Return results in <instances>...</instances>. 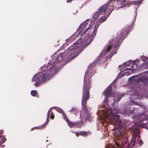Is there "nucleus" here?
<instances>
[{
  "instance_id": "12",
  "label": "nucleus",
  "mask_w": 148,
  "mask_h": 148,
  "mask_svg": "<svg viewBox=\"0 0 148 148\" xmlns=\"http://www.w3.org/2000/svg\"><path fill=\"white\" fill-rule=\"evenodd\" d=\"M89 22L88 20H86V21L82 23L79 26V29L81 30V32L82 33L84 28L87 25Z\"/></svg>"
},
{
  "instance_id": "13",
  "label": "nucleus",
  "mask_w": 148,
  "mask_h": 148,
  "mask_svg": "<svg viewBox=\"0 0 148 148\" xmlns=\"http://www.w3.org/2000/svg\"><path fill=\"white\" fill-rule=\"evenodd\" d=\"M63 56V54L62 53H60L58 56L56 58V62H55L58 63H59L60 61L62 60V57Z\"/></svg>"
},
{
  "instance_id": "20",
  "label": "nucleus",
  "mask_w": 148,
  "mask_h": 148,
  "mask_svg": "<svg viewBox=\"0 0 148 148\" xmlns=\"http://www.w3.org/2000/svg\"><path fill=\"white\" fill-rule=\"evenodd\" d=\"M144 62L145 63L143 64V65H147V67L148 68V58H146L145 59H144Z\"/></svg>"
},
{
  "instance_id": "36",
  "label": "nucleus",
  "mask_w": 148,
  "mask_h": 148,
  "mask_svg": "<svg viewBox=\"0 0 148 148\" xmlns=\"http://www.w3.org/2000/svg\"><path fill=\"white\" fill-rule=\"evenodd\" d=\"M75 134H76V135L77 136L78 134V133H75Z\"/></svg>"
},
{
  "instance_id": "21",
  "label": "nucleus",
  "mask_w": 148,
  "mask_h": 148,
  "mask_svg": "<svg viewBox=\"0 0 148 148\" xmlns=\"http://www.w3.org/2000/svg\"><path fill=\"white\" fill-rule=\"evenodd\" d=\"M79 134L81 135L82 136H86L87 135V133L86 132H81L79 133Z\"/></svg>"
},
{
  "instance_id": "38",
  "label": "nucleus",
  "mask_w": 148,
  "mask_h": 148,
  "mask_svg": "<svg viewBox=\"0 0 148 148\" xmlns=\"http://www.w3.org/2000/svg\"><path fill=\"white\" fill-rule=\"evenodd\" d=\"M70 60H71V59H70V60H69H69H68L67 61H68V62H69L70 61Z\"/></svg>"
},
{
  "instance_id": "27",
  "label": "nucleus",
  "mask_w": 148,
  "mask_h": 148,
  "mask_svg": "<svg viewBox=\"0 0 148 148\" xmlns=\"http://www.w3.org/2000/svg\"><path fill=\"white\" fill-rule=\"evenodd\" d=\"M142 1L141 0H140L139 1H136L135 2V4H140L141 2Z\"/></svg>"
},
{
  "instance_id": "3",
  "label": "nucleus",
  "mask_w": 148,
  "mask_h": 148,
  "mask_svg": "<svg viewBox=\"0 0 148 148\" xmlns=\"http://www.w3.org/2000/svg\"><path fill=\"white\" fill-rule=\"evenodd\" d=\"M57 66L56 63L54 62L48 66V69L47 72L42 73H39L38 75L35 74L32 79V81H36L35 84V86H38L41 82H45L49 79L51 77V75L56 69V66Z\"/></svg>"
},
{
  "instance_id": "5",
  "label": "nucleus",
  "mask_w": 148,
  "mask_h": 148,
  "mask_svg": "<svg viewBox=\"0 0 148 148\" xmlns=\"http://www.w3.org/2000/svg\"><path fill=\"white\" fill-rule=\"evenodd\" d=\"M111 90L112 88L111 86H109L105 90L104 95L106 97V98L104 101V103H105V106L108 103L107 100L108 97L110 95L112 96H113L115 95L113 93L111 94Z\"/></svg>"
},
{
  "instance_id": "2",
  "label": "nucleus",
  "mask_w": 148,
  "mask_h": 148,
  "mask_svg": "<svg viewBox=\"0 0 148 148\" xmlns=\"http://www.w3.org/2000/svg\"><path fill=\"white\" fill-rule=\"evenodd\" d=\"M92 73H89L87 72L86 73V75L84 77V86L83 90V93L82 100V104L83 106V109L84 112L83 114V116L85 119L86 121L87 119L90 118V114L87 110L85 106L87 100L89 97V90L90 88V82L89 78L92 77Z\"/></svg>"
},
{
  "instance_id": "43",
  "label": "nucleus",
  "mask_w": 148,
  "mask_h": 148,
  "mask_svg": "<svg viewBox=\"0 0 148 148\" xmlns=\"http://www.w3.org/2000/svg\"><path fill=\"white\" fill-rule=\"evenodd\" d=\"M32 130H33V129H32Z\"/></svg>"
},
{
  "instance_id": "37",
  "label": "nucleus",
  "mask_w": 148,
  "mask_h": 148,
  "mask_svg": "<svg viewBox=\"0 0 148 148\" xmlns=\"http://www.w3.org/2000/svg\"><path fill=\"white\" fill-rule=\"evenodd\" d=\"M76 51V49H75L74 50V52H75Z\"/></svg>"
},
{
  "instance_id": "33",
  "label": "nucleus",
  "mask_w": 148,
  "mask_h": 148,
  "mask_svg": "<svg viewBox=\"0 0 148 148\" xmlns=\"http://www.w3.org/2000/svg\"><path fill=\"white\" fill-rule=\"evenodd\" d=\"M143 142L142 141H141L140 142H139L138 143L139 144H140V145L142 144H143Z\"/></svg>"
},
{
  "instance_id": "6",
  "label": "nucleus",
  "mask_w": 148,
  "mask_h": 148,
  "mask_svg": "<svg viewBox=\"0 0 148 148\" xmlns=\"http://www.w3.org/2000/svg\"><path fill=\"white\" fill-rule=\"evenodd\" d=\"M126 67H129L126 68L127 70H132L134 68L133 67L135 66L136 67L137 65L136 62L135 61H132L131 60L129 61L128 62H127L125 64Z\"/></svg>"
},
{
  "instance_id": "10",
  "label": "nucleus",
  "mask_w": 148,
  "mask_h": 148,
  "mask_svg": "<svg viewBox=\"0 0 148 148\" xmlns=\"http://www.w3.org/2000/svg\"><path fill=\"white\" fill-rule=\"evenodd\" d=\"M116 96H114V103H113L112 105L113 106L114 105V103H116V102H118L121 99V97L123 96L120 95L119 94H116Z\"/></svg>"
},
{
  "instance_id": "30",
  "label": "nucleus",
  "mask_w": 148,
  "mask_h": 148,
  "mask_svg": "<svg viewBox=\"0 0 148 148\" xmlns=\"http://www.w3.org/2000/svg\"><path fill=\"white\" fill-rule=\"evenodd\" d=\"M50 118H51L52 119H53L54 118V116L53 115H51L50 116Z\"/></svg>"
},
{
  "instance_id": "39",
  "label": "nucleus",
  "mask_w": 148,
  "mask_h": 148,
  "mask_svg": "<svg viewBox=\"0 0 148 148\" xmlns=\"http://www.w3.org/2000/svg\"><path fill=\"white\" fill-rule=\"evenodd\" d=\"M71 56H70L69 57V58H70V57Z\"/></svg>"
},
{
  "instance_id": "35",
  "label": "nucleus",
  "mask_w": 148,
  "mask_h": 148,
  "mask_svg": "<svg viewBox=\"0 0 148 148\" xmlns=\"http://www.w3.org/2000/svg\"><path fill=\"white\" fill-rule=\"evenodd\" d=\"M75 57H73V56H71V59H72L73 58H74L75 57Z\"/></svg>"
},
{
  "instance_id": "11",
  "label": "nucleus",
  "mask_w": 148,
  "mask_h": 148,
  "mask_svg": "<svg viewBox=\"0 0 148 148\" xmlns=\"http://www.w3.org/2000/svg\"><path fill=\"white\" fill-rule=\"evenodd\" d=\"M111 48L112 46L111 45V44L110 43L109 44H108L105 46L103 52H104V53H108Z\"/></svg>"
},
{
  "instance_id": "15",
  "label": "nucleus",
  "mask_w": 148,
  "mask_h": 148,
  "mask_svg": "<svg viewBox=\"0 0 148 148\" xmlns=\"http://www.w3.org/2000/svg\"><path fill=\"white\" fill-rule=\"evenodd\" d=\"M93 25V23L92 22H91L90 24L89 25L88 27H89L87 28L82 33H83L84 34H85L87 32H90V28L92 27Z\"/></svg>"
},
{
  "instance_id": "17",
  "label": "nucleus",
  "mask_w": 148,
  "mask_h": 148,
  "mask_svg": "<svg viewBox=\"0 0 148 148\" xmlns=\"http://www.w3.org/2000/svg\"><path fill=\"white\" fill-rule=\"evenodd\" d=\"M99 12H96L93 14V19L95 20V19H97L99 16Z\"/></svg>"
},
{
  "instance_id": "31",
  "label": "nucleus",
  "mask_w": 148,
  "mask_h": 148,
  "mask_svg": "<svg viewBox=\"0 0 148 148\" xmlns=\"http://www.w3.org/2000/svg\"><path fill=\"white\" fill-rule=\"evenodd\" d=\"M132 141L133 142H134H134L135 141H136V139L134 138H133L132 139Z\"/></svg>"
},
{
  "instance_id": "34",
  "label": "nucleus",
  "mask_w": 148,
  "mask_h": 148,
  "mask_svg": "<svg viewBox=\"0 0 148 148\" xmlns=\"http://www.w3.org/2000/svg\"><path fill=\"white\" fill-rule=\"evenodd\" d=\"M72 0H67V3H68L69 2H71Z\"/></svg>"
},
{
  "instance_id": "16",
  "label": "nucleus",
  "mask_w": 148,
  "mask_h": 148,
  "mask_svg": "<svg viewBox=\"0 0 148 148\" xmlns=\"http://www.w3.org/2000/svg\"><path fill=\"white\" fill-rule=\"evenodd\" d=\"M108 17L106 16H103L99 19V21L100 23L104 21Z\"/></svg>"
},
{
  "instance_id": "8",
  "label": "nucleus",
  "mask_w": 148,
  "mask_h": 148,
  "mask_svg": "<svg viewBox=\"0 0 148 148\" xmlns=\"http://www.w3.org/2000/svg\"><path fill=\"white\" fill-rule=\"evenodd\" d=\"M126 0H118L117 1V4L119 6V8L123 7L128 5L126 2Z\"/></svg>"
},
{
  "instance_id": "24",
  "label": "nucleus",
  "mask_w": 148,
  "mask_h": 148,
  "mask_svg": "<svg viewBox=\"0 0 148 148\" xmlns=\"http://www.w3.org/2000/svg\"><path fill=\"white\" fill-rule=\"evenodd\" d=\"M127 32V31H126L125 32H121V33H120L121 34L119 35V37L120 38H121L123 37V36H124V35H123V34L124 33H126Z\"/></svg>"
},
{
  "instance_id": "32",
  "label": "nucleus",
  "mask_w": 148,
  "mask_h": 148,
  "mask_svg": "<svg viewBox=\"0 0 148 148\" xmlns=\"http://www.w3.org/2000/svg\"><path fill=\"white\" fill-rule=\"evenodd\" d=\"M75 109L73 108L71 110H70V112H73L74 110H75Z\"/></svg>"
},
{
  "instance_id": "42",
  "label": "nucleus",
  "mask_w": 148,
  "mask_h": 148,
  "mask_svg": "<svg viewBox=\"0 0 148 148\" xmlns=\"http://www.w3.org/2000/svg\"><path fill=\"white\" fill-rule=\"evenodd\" d=\"M135 15H136V14H135Z\"/></svg>"
},
{
  "instance_id": "14",
  "label": "nucleus",
  "mask_w": 148,
  "mask_h": 148,
  "mask_svg": "<svg viewBox=\"0 0 148 148\" xmlns=\"http://www.w3.org/2000/svg\"><path fill=\"white\" fill-rule=\"evenodd\" d=\"M66 121L67 122L68 125L71 127H76V124L74 123L71 121H70L68 119H66Z\"/></svg>"
},
{
  "instance_id": "4",
  "label": "nucleus",
  "mask_w": 148,
  "mask_h": 148,
  "mask_svg": "<svg viewBox=\"0 0 148 148\" xmlns=\"http://www.w3.org/2000/svg\"><path fill=\"white\" fill-rule=\"evenodd\" d=\"M99 24L96 25L95 26L94 29L92 30L91 33L90 32L89 34H87L84 38H79L76 43H74L72 46H71L70 47H69L68 49V50L69 51L71 50L72 51L75 48L77 49V48L79 47V43H80V44L81 45H82V44H87V45L89 44L90 42L92 41L90 38L95 36L98 28L99 27Z\"/></svg>"
},
{
  "instance_id": "28",
  "label": "nucleus",
  "mask_w": 148,
  "mask_h": 148,
  "mask_svg": "<svg viewBox=\"0 0 148 148\" xmlns=\"http://www.w3.org/2000/svg\"><path fill=\"white\" fill-rule=\"evenodd\" d=\"M76 126H77L78 127H80L81 126V124L79 123H76Z\"/></svg>"
},
{
  "instance_id": "19",
  "label": "nucleus",
  "mask_w": 148,
  "mask_h": 148,
  "mask_svg": "<svg viewBox=\"0 0 148 148\" xmlns=\"http://www.w3.org/2000/svg\"><path fill=\"white\" fill-rule=\"evenodd\" d=\"M123 142V141L121 140V141H120L119 140H118V141L117 142H115V144H116V146L117 147H120V144H122Z\"/></svg>"
},
{
  "instance_id": "26",
  "label": "nucleus",
  "mask_w": 148,
  "mask_h": 148,
  "mask_svg": "<svg viewBox=\"0 0 148 148\" xmlns=\"http://www.w3.org/2000/svg\"><path fill=\"white\" fill-rule=\"evenodd\" d=\"M57 110L59 112H63V110L60 108H57Z\"/></svg>"
},
{
  "instance_id": "29",
  "label": "nucleus",
  "mask_w": 148,
  "mask_h": 148,
  "mask_svg": "<svg viewBox=\"0 0 148 148\" xmlns=\"http://www.w3.org/2000/svg\"><path fill=\"white\" fill-rule=\"evenodd\" d=\"M125 75H128L129 74V73H128V72H125Z\"/></svg>"
},
{
  "instance_id": "23",
  "label": "nucleus",
  "mask_w": 148,
  "mask_h": 148,
  "mask_svg": "<svg viewBox=\"0 0 148 148\" xmlns=\"http://www.w3.org/2000/svg\"><path fill=\"white\" fill-rule=\"evenodd\" d=\"M131 112V110H130V109H129V110H125L124 113V114H127Z\"/></svg>"
},
{
  "instance_id": "7",
  "label": "nucleus",
  "mask_w": 148,
  "mask_h": 148,
  "mask_svg": "<svg viewBox=\"0 0 148 148\" xmlns=\"http://www.w3.org/2000/svg\"><path fill=\"white\" fill-rule=\"evenodd\" d=\"M141 98V96L138 92L135 94H132L130 95V99L132 102L135 103L134 100L138 99H140Z\"/></svg>"
},
{
  "instance_id": "1",
  "label": "nucleus",
  "mask_w": 148,
  "mask_h": 148,
  "mask_svg": "<svg viewBox=\"0 0 148 148\" xmlns=\"http://www.w3.org/2000/svg\"><path fill=\"white\" fill-rule=\"evenodd\" d=\"M103 108L104 109L103 111L101 110L98 113V116H100L101 119L105 118L109 120L112 124L117 127L119 135L123 136L124 134V133L121 132L120 130L123 126L122 123L119 119V115L114 113L116 111L115 110L112 111L111 109L105 107V106L103 107Z\"/></svg>"
},
{
  "instance_id": "40",
  "label": "nucleus",
  "mask_w": 148,
  "mask_h": 148,
  "mask_svg": "<svg viewBox=\"0 0 148 148\" xmlns=\"http://www.w3.org/2000/svg\"><path fill=\"white\" fill-rule=\"evenodd\" d=\"M77 55V54H76V55L75 56V57H76V56Z\"/></svg>"
},
{
  "instance_id": "25",
  "label": "nucleus",
  "mask_w": 148,
  "mask_h": 148,
  "mask_svg": "<svg viewBox=\"0 0 148 148\" xmlns=\"http://www.w3.org/2000/svg\"><path fill=\"white\" fill-rule=\"evenodd\" d=\"M51 110H49L48 112V114H47V119H48L49 118V113H50V112H51Z\"/></svg>"
},
{
  "instance_id": "18",
  "label": "nucleus",
  "mask_w": 148,
  "mask_h": 148,
  "mask_svg": "<svg viewBox=\"0 0 148 148\" xmlns=\"http://www.w3.org/2000/svg\"><path fill=\"white\" fill-rule=\"evenodd\" d=\"M132 131L135 134H138L139 133V130L137 128H136L132 130Z\"/></svg>"
},
{
  "instance_id": "22",
  "label": "nucleus",
  "mask_w": 148,
  "mask_h": 148,
  "mask_svg": "<svg viewBox=\"0 0 148 148\" xmlns=\"http://www.w3.org/2000/svg\"><path fill=\"white\" fill-rule=\"evenodd\" d=\"M37 92L35 90H32L31 92V94L33 96H35L36 95Z\"/></svg>"
},
{
  "instance_id": "9",
  "label": "nucleus",
  "mask_w": 148,
  "mask_h": 148,
  "mask_svg": "<svg viewBox=\"0 0 148 148\" xmlns=\"http://www.w3.org/2000/svg\"><path fill=\"white\" fill-rule=\"evenodd\" d=\"M108 5L105 4L99 8V14H105Z\"/></svg>"
},
{
  "instance_id": "41",
  "label": "nucleus",
  "mask_w": 148,
  "mask_h": 148,
  "mask_svg": "<svg viewBox=\"0 0 148 148\" xmlns=\"http://www.w3.org/2000/svg\"><path fill=\"white\" fill-rule=\"evenodd\" d=\"M77 55V54H76V55L75 56V57H76V56Z\"/></svg>"
}]
</instances>
